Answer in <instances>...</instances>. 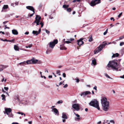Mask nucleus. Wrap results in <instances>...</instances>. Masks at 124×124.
Masks as SVG:
<instances>
[{
    "instance_id": "f257e3e1",
    "label": "nucleus",
    "mask_w": 124,
    "mask_h": 124,
    "mask_svg": "<svg viewBox=\"0 0 124 124\" xmlns=\"http://www.w3.org/2000/svg\"><path fill=\"white\" fill-rule=\"evenodd\" d=\"M120 67L119 64H117V61L116 60L110 61L107 65V69L108 70H110L109 68L111 67L114 70L117 71L118 68Z\"/></svg>"
},
{
    "instance_id": "f03ea898",
    "label": "nucleus",
    "mask_w": 124,
    "mask_h": 124,
    "mask_svg": "<svg viewBox=\"0 0 124 124\" xmlns=\"http://www.w3.org/2000/svg\"><path fill=\"white\" fill-rule=\"evenodd\" d=\"M101 103L103 110L107 111L109 108V102L106 97H103L101 100Z\"/></svg>"
},
{
    "instance_id": "7ed1b4c3",
    "label": "nucleus",
    "mask_w": 124,
    "mask_h": 124,
    "mask_svg": "<svg viewBox=\"0 0 124 124\" xmlns=\"http://www.w3.org/2000/svg\"><path fill=\"white\" fill-rule=\"evenodd\" d=\"M89 104L90 105L96 108L98 110H100V109L99 102L96 99H94L92 100L89 103Z\"/></svg>"
},
{
    "instance_id": "20e7f679",
    "label": "nucleus",
    "mask_w": 124,
    "mask_h": 124,
    "mask_svg": "<svg viewBox=\"0 0 124 124\" xmlns=\"http://www.w3.org/2000/svg\"><path fill=\"white\" fill-rule=\"evenodd\" d=\"M58 43L57 39L54 40L53 42H50L49 44V46L51 48H53L55 45Z\"/></svg>"
},
{
    "instance_id": "39448f33",
    "label": "nucleus",
    "mask_w": 124,
    "mask_h": 124,
    "mask_svg": "<svg viewBox=\"0 0 124 124\" xmlns=\"http://www.w3.org/2000/svg\"><path fill=\"white\" fill-rule=\"evenodd\" d=\"M41 17L40 16L38 15H36L35 17V20L34 22V23H36L37 25H38L39 24V23L41 19Z\"/></svg>"
},
{
    "instance_id": "423d86ee",
    "label": "nucleus",
    "mask_w": 124,
    "mask_h": 124,
    "mask_svg": "<svg viewBox=\"0 0 124 124\" xmlns=\"http://www.w3.org/2000/svg\"><path fill=\"white\" fill-rule=\"evenodd\" d=\"M101 0H94L92 1L90 3V5L92 6H95L96 4L101 3Z\"/></svg>"
},
{
    "instance_id": "0eeeda50",
    "label": "nucleus",
    "mask_w": 124,
    "mask_h": 124,
    "mask_svg": "<svg viewBox=\"0 0 124 124\" xmlns=\"http://www.w3.org/2000/svg\"><path fill=\"white\" fill-rule=\"evenodd\" d=\"M103 48V46H99L94 51V54H96L100 52Z\"/></svg>"
},
{
    "instance_id": "6e6552de",
    "label": "nucleus",
    "mask_w": 124,
    "mask_h": 124,
    "mask_svg": "<svg viewBox=\"0 0 124 124\" xmlns=\"http://www.w3.org/2000/svg\"><path fill=\"white\" fill-rule=\"evenodd\" d=\"M32 64H34L36 63L40 64L41 63V61L39 60H37L34 58H33L31 59Z\"/></svg>"
},
{
    "instance_id": "1a4fd4ad",
    "label": "nucleus",
    "mask_w": 124,
    "mask_h": 124,
    "mask_svg": "<svg viewBox=\"0 0 124 124\" xmlns=\"http://www.w3.org/2000/svg\"><path fill=\"white\" fill-rule=\"evenodd\" d=\"M5 111H4L5 114H6L8 115L11 111V109L10 108H5Z\"/></svg>"
},
{
    "instance_id": "9d476101",
    "label": "nucleus",
    "mask_w": 124,
    "mask_h": 124,
    "mask_svg": "<svg viewBox=\"0 0 124 124\" xmlns=\"http://www.w3.org/2000/svg\"><path fill=\"white\" fill-rule=\"evenodd\" d=\"M72 107L77 111H78L79 110V106L78 104H74L72 105Z\"/></svg>"
},
{
    "instance_id": "9b49d317",
    "label": "nucleus",
    "mask_w": 124,
    "mask_h": 124,
    "mask_svg": "<svg viewBox=\"0 0 124 124\" xmlns=\"http://www.w3.org/2000/svg\"><path fill=\"white\" fill-rule=\"evenodd\" d=\"M91 93L89 91H86L84 92H82L80 94L81 96L83 95H86L88 94H90Z\"/></svg>"
},
{
    "instance_id": "f8f14e48",
    "label": "nucleus",
    "mask_w": 124,
    "mask_h": 124,
    "mask_svg": "<svg viewBox=\"0 0 124 124\" xmlns=\"http://www.w3.org/2000/svg\"><path fill=\"white\" fill-rule=\"evenodd\" d=\"M83 39L81 38L79 40H77V44L78 45L81 46L83 44L84 42L82 41Z\"/></svg>"
},
{
    "instance_id": "ddd939ff",
    "label": "nucleus",
    "mask_w": 124,
    "mask_h": 124,
    "mask_svg": "<svg viewBox=\"0 0 124 124\" xmlns=\"http://www.w3.org/2000/svg\"><path fill=\"white\" fill-rule=\"evenodd\" d=\"M8 67L7 66L4 65H0V71H2L5 69L6 68Z\"/></svg>"
},
{
    "instance_id": "4468645a",
    "label": "nucleus",
    "mask_w": 124,
    "mask_h": 124,
    "mask_svg": "<svg viewBox=\"0 0 124 124\" xmlns=\"http://www.w3.org/2000/svg\"><path fill=\"white\" fill-rule=\"evenodd\" d=\"M52 111L54 112L56 114H57V115H58L59 114V112L58 111L57 109L56 108L53 109V110H52Z\"/></svg>"
},
{
    "instance_id": "2eb2a0df",
    "label": "nucleus",
    "mask_w": 124,
    "mask_h": 124,
    "mask_svg": "<svg viewBox=\"0 0 124 124\" xmlns=\"http://www.w3.org/2000/svg\"><path fill=\"white\" fill-rule=\"evenodd\" d=\"M12 33L13 34L15 35H17L18 34L17 31L15 29H13L12 30Z\"/></svg>"
},
{
    "instance_id": "dca6fc26",
    "label": "nucleus",
    "mask_w": 124,
    "mask_h": 124,
    "mask_svg": "<svg viewBox=\"0 0 124 124\" xmlns=\"http://www.w3.org/2000/svg\"><path fill=\"white\" fill-rule=\"evenodd\" d=\"M26 8L27 9L31 10L32 11H33V10H34V9L33 7L32 6H27L26 7Z\"/></svg>"
},
{
    "instance_id": "f3484780",
    "label": "nucleus",
    "mask_w": 124,
    "mask_h": 124,
    "mask_svg": "<svg viewBox=\"0 0 124 124\" xmlns=\"http://www.w3.org/2000/svg\"><path fill=\"white\" fill-rule=\"evenodd\" d=\"M8 5H4L2 8L1 12H3V10L8 8Z\"/></svg>"
},
{
    "instance_id": "a211bd4d",
    "label": "nucleus",
    "mask_w": 124,
    "mask_h": 124,
    "mask_svg": "<svg viewBox=\"0 0 124 124\" xmlns=\"http://www.w3.org/2000/svg\"><path fill=\"white\" fill-rule=\"evenodd\" d=\"M64 44H63V45H61L60 46V49L61 50H66V49L67 48L65 47V46H64Z\"/></svg>"
},
{
    "instance_id": "6ab92c4d",
    "label": "nucleus",
    "mask_w": 124,
    "mask_h": 124,
    "mask_svg": "<svg viewBox=\"0 0 124 124\" xmlns=\"http://www.w3.org/2000/svg\"><path fill=\"white\" fill-rule=\"evenodd\" d=\"M92 63L91 65H92L93 64L94 65H96V59H94L92 61Z\"/></svg>"
},
{
    "instance_id": "aec40b11",
    "label": "nucleus",
    "mask_w": 124,
    "mask_h": 124,
    "mask_svg": "<svg viewBox=\"0 0 124 124\" xmlns=\"http://www.w3.org/2000/svg\"><path fill=\"white\" fill-rule=\"evenodd\" d=\"M26 64H32L31 59L29 60H27L26 61Z\"/></svg>"
},
{
    "instance_id": "412c9836",
    "label": "nucleus",
    "mask_w": 124,
    "mask_h": 124,
    "mask_svg": "<svg viewBox=\"0 0 124 124\" xmlns=\"http://www.w3.org/2000/svg\"><path fill=\"white\" fill-rule=\"evenodd\" d=\"M14 49L16 51H19V48L18 46L16 45L14 46Z\"/></svg>"
},
{
    "instance_id": "4be33fe9",
    "label": "nucleus",
    "mask_w": 124,
    "mask_h": 124,
    "mask_svg": "<svg viewBox=\"0 0 124 124\" xmlns=\"http://www.w3.org/2000/svg\"><path fill=\"white\" fill-rule=\"evenodd\" d=\"M32 33L34 34H35L36 35H37L39 34V32H38V31H33Z\"/></svg>"
},
{
    "instance_id": "5701e85b",
    "label": "nucleus",
    "mask_w": 124,
    "mask_h": 124,
    "mask_svg": "<svg viewBox=\"0 0 124 124\" xmlns=\"http://www.w3.org/2000/svg\"><path fill=\"white\" fill-rule=\"evenodd\" d=\"M81 118L80 117H75V119L76 121H78L80 120Z\"/></svg>"
},
{
    "instance_id": "b1692460",
    "label": "nucleus",
    "mask_w": 124,
    "mask_h": 124,
    "mask_svg": "<svg viewBox=\"0 0 124 124\" xmlns=\"http://www.w3.org/2000/svg\"><path fill=\"white\" fill-rule=\"evenodd\" d=\"M62 122H65V119L68 118L67 117H62Z\"/></svg>"
},
{
    "instance_id": "393cba45",
    "label": "nucleus",
    "mask_w": 124,
    "mask_h": 124,
    "mask_svg": "<svg viewBox=\"0 0 124 124\" xmlns=\"http://www.w3.org/2000/svg\"><path fill=\"white\" fill-rule=\"evenodd\" d=\"M16 113L20 114L21 116H25L26 115L25 114L22 112H19Z\"/></svg>"
},
{
    "instance_id": "a878e982",
    "label": "nucleus",
    "mask_w": 124,
    "mask_h": 124,
    "mask_svg": "<svg viewBox=\"0 0 124 124\" xmlns=\"http://www.w3.org/2000/svg\"><path fill=\"white\" fill-rule=\"evenodd\" d=\"M1 97H2V100L4 101H5V96L4 94H2L1 95Z\"/></svg>"
},
{
    "instance_id": "bb28decb",
    "label": "nucleus",
    "mask_w": 124,
    "mask_h": 124,
    "mask_svg": "<svg viewBox=\"0 0 124 124\" xmlns=\"http://www.w3.org/2000/svg\"><path fill=\"white\" fill-rule=\"evenodd\" d=\"M119 56V54L118 53H116L115 54H114L112 56V57H117Z\"/></svg>"
},
{
    "instance_id": "cd10ccee",
    "label": "nucleus",
    "mask_w": 124,
    "mask_h": 124,
    "mask_svg": "<svg viewBox=\"0 0 124 124\" xmlns=\"http://www.w3.org/2000/svg\"><path fill=\"white\" fill-rule=\"evenodd\" d=\"M107 44L106 43L103 42L102 44L100 46H103L104 47V46H105Z\"/></svg>"
},
{
    "instance_id": "c85d7f7f",
    "label": "nucleus",
    "mask_w": 124,
    "mask_h": 124,
    "mask_svg": "<svg viewBox=\"0 0 124 124\" xmlns=\"http://www.w3.org/2000/svg\"><path fill=\"white\" fill-rule=\"evenodd\" d=\"M68 115L66 113L63 112L62 113V116H67Z\"/></svg>"
},
{
    "instance_id": "c756f323",
    "label": "nucleus",
    "mask_w": 124,
    "mask_h": 124,
    "mask_svg": "<svg viewBox=\"0 0 124 124\" xmlns=\"http://www.w3.org/2000/svg\"><path fill=\"white\" fill-rule=\"evenodd\" d=\"M72 115L73 116H79L78 114H76L75 112H73L72 114Z\"/></svg>"
},
{
    "instance_id": "7c9ffc66",
    "label": "nucleus",
    "mask_w": 124,
    "mask_h": 124,
    "mask_svg": "<svg viewBox=\"0 0 124 124\" xmlns=\"http://www.w3.org/2000/svg\"><path fill=\"white\" fill-rule=\"evenodd\" d=\"M62 103H63V101L62 100L59 101L57 102V103L58 104H62Z\"/></svg>"
},
{
    "instance_id": "2f4dec72",
    "label": "nucleus",
    "mask_w": 124,
    "mask_h": 124,
    "mask_svg": "<svg viewBox=\"0 0 124 124\" xmlns=\"http://www.w3.org/2000/svg\"><path fill=\"white\" fill-rule=\"evenodd\" d=\"M104 75L107 77V78H110V79H111V78L110 77V76L108 75V74H107V73H105L104 74Z\"/></svg>"
},
{
    "instance_id": "473e14b6",
    "label": "nucleus",
    "mask_w": 124,
    "mask_h": 124,
    "mask_svg": "<svg viewBox=\"0 0 124 124\" xmlns=\"http://www.w3.org/2000/svg\"><path fill=\"white\" fill-rule=\"evenodd\" d=\"M26 62L24 61L22 62H21L19 64H24V65H26Z\"/></svg>"
},
{
    "instance_id": "72a5a7b5",
    "label": "nucleus",
    "mask_w": 124,
    "mask_h": 124,
    "mask_svg": "<svg viewBox=\"0 0 124 124\" xmlns=\"http://www.w3.org/2000/svg\"><path fill=\"white\" fill-rule=\"evenodd\" d=\"M75 80H76V82L77 83H78L79 81V79L77 78H75Z\"/></svg>"
},
{
    "instance_id": "f704fd0d",
    "label": "nucleus",
    "mask_w": 124,
    "mask_h": 124,
    "mask_svg": "<svg viewBox=\"0 0 124 124\" xmlns=\"http://www.w3.org/2000/svg\"><path fill=\"white\" fill-rule=\"evenodd\" d=\"M57 73L59 75H61L60 71V70H57L56 71Z\"/></svg>"
},
{
    "instance_id": "c9c22d12",
    "label": "nucleus",
    "mask_w": 124,
    "mask_h": 124,
    "mask_svg": "<svg viewBox=\"0 0 124 124\" xmlns=\"http://www.w3.org/2000/svg\"><path fill=\"white\" fill-rule=\"evenodd\" d=\"M33 13L31 14H30V15L29 16L30 17L32 16L35 13L34 10H33V11H32Z\"/></svg>"
},
{
    "instance_id": "e433bc0d",
    "label": "nucleus",
    "mask_w": 124,
    "mask_h": 124,
    "mask_svg": "<svg viewBox=\"0 0 124 124\" xmlns=\"http://www.w3.org/2000/svg\"><path fill=\"white\" fill-rule=\"evenodd\" d=\"M89 42H91L93 41L92 37H90L89 39Z\"/></svg>"
},
{
    "instance_id": "4c0bfd02",
    "label": "nucleus",
    "mask_w": 124,
    "mask_h": 124,
    "mask_svg": "<svg viewBox=\"0 0 124 124\" xmlns=\"http://www.w3.org/2000/svg\"><path fill=\"white\" fill-rule=\"evenodd\" d=\"M108 29H107L106 30V31H105L103 33V35H105L108 32Z\"/></svg>"
},
{
    "instance_id": "58836bf2",
    "label": "nucleus",
    "mask_w": 124,
    "mask_h": 124,
    "mask_svg": "<svg viewBox=\"0 0 124 124\" xmlns=\"http://www.w3.org/2000/svg\"><path fill=\"white\" fill-rule=\"evenodd\" d=\"M67 10L68 12H70L71 11V8H68L67 9Z\"/></svg>"
},
{
    "instance_id": "ea45409f",
    "label": "nucleus",
    "mask_w": 124,
    "mask_h": 124,
    "mask_svg": "<svg viewBox=\"0 0 124 124\" xmlns=\"http://www.w3.org/2000/svg\"><path fill=\"white\" fill-rule=\"evenodd\" d=\"M50 52L51 51H50L48 50H47L46 52V53L47 54H48L50 53Z\"/></svg>"
},
{
    "instance_id": "a19ab883",
    "label": "nucleus",
    "mask_w": 124,
    "mask_h": 124,
    "mask_svg": "<svg viewBox=\"0 0 124 124\" xmlns=\"http://www.w3.org/2000/svg\"><path fill=\"white\" fill-rule=\"evenodd\" d=\"M124 45V42H123L120 43V46H122L123 45Z\"/></svg>"
},
{
    "instance_id": "79ce46f5",
    "label": "nucleus",
    "mask_w": 124,
    "mask_h": 124,
    "mask_svg": "<svg viewBox=\"0 0 124 124\" xmlns=\"http://www.w3.org/2000/svg\"><path fill=\"white\" fill-rule=\"evenodd\" d=\"M45 31L46 33L48 34H49L50 33V31L46 30H45Z\"/></svg>"
},
{
    "instance_id": "37998d69",
    "label": "nucleus",
    "mask_w": 124,
    "mask_h": 124,
    "mask_svg": "<svg viewBox=\"0 0 124 124\" xmlns=\"http://www.w3.org/2000/svg\"><path fill=\"white\" fill-rule=\"evenodd\" d=\"M39 24H40L41 25V27H42L43 25V24L41 22L39 23Z\"/></svg>"
},
{
    "instance_id": "c03bdc74",
    "label": "nucleus",
    "mask_w": 124,
    "mask_h": 124,
    "mask_svg": "<svg viewBox=\"0 0 124 124\" xmlns=\"http://www.w3.org/2000/svg\"><path fill=\"white\" fill-rule=\"evenodd\" d=\"M64 42L67 44H69L71 42L70 41H65Z\"/></svg>"
},
{
    "instance_id": "a18cd8bd",
    "label": "nucleus",
    "mask_w": 124,
    "mask_h": 124,
    "mask_svg": "<svg viewBox=\"0 0 124 124\" xmlns=\"http://www.w3.org/2000/svg\"><path fill=\"white\" fill-rule=\"evenodd\" d=\"M124 38V36H121V37H119V39H118V40H121V39H122L123 38Z\"/></svg>"
},
{
    "instance_id": "49530a36",
    "label": "nucleus",
    "mask_w": 124,
    "mask_h": 124,
    "mask_svg": "<svg viewBox=\"0 0 124 124\" xmlns=\"http://www.w3.org/2000/svg\"><path fill=\"white\" fill-rule=\"evenodd\" d=\"M122 12L118 16V18H119L121 17V15H122Z\"/></svg>"
},
{
    "instance_id": "de8ad7c7",
    "label": "nucleus",
    "mask_w": 124,
    "mask_h": 124,
    "mask_svg": "<svg viewBox=\"0 0 124 124\" xmlns=\"http://www.w3.org/2000/svg\"><path fill=\"white\" fill-rule=\"evenodd\" d=\"M14 41V39H13L11 40H7V42H13Z\"/></svg>"
},
{
    "instance_id": "09e8293b",
    "label": "nucleus",
    "mask_w": 124,
    "mask_h": 124,
    "mask_svg": "<svg viewBox=\"0 0 124 124\" xmlns=\"http://www.w3.org/2000/svg\"><path fill=\"white\" fill-rule=\"evenodd\" d=\"M4 89L5 90H6L7 91H8V87H4Z\"/></svg>"
},
{
    "instance_id": "8fccbe9b",
    "label": "nucleus",
    "mask_w": 124,
    "mask_h": 124,
    "mask_svg": "<svg viewBox=\"0 0 124 124\" xmlns=\"http://www.w3.org/2000/svg\"><path fill=\"white\" fill-rule=\"evenodd\" d=\"M0 40L4 41H7V40L6 39H1Z\"/></svg>"
},
{
    "instance_id": "3c124183",
    "label": "nucleus",
    "mask_w": 124,
    "mask_h": 124,
    "mask_svg": "<svg viewBox=\"0 0 124 124\" xmlns=\"http://www.w3.org/2000/svg\"><path fill=\"white\" fill-rule=\"evenodd\" d=\"M62 76L64 78H65L66 77V75L64 73H63V74Z\"/></svg>"
},
{
    "instance_id": "603ef678",
    "label": "nucleus",
    "mask_w": 124,
    "mask_h": 124,
    "mask_svg": "<svg viewBox=\"0 0 124 124\" xmlns=\"http://www.w3.org/2000/svg\"><path fill=\"white\" fill-rule=\"evenodd\" d=\"M27 115L29 116H34V115L32 113H31L30 114H29Z\"/></svg>"
},
{
    "instance_id": "864d4df0",
    "label": "nucleus",
    "mask_w": 124,
    "mask_h": 124,
    "mask_svg": "<svg viewBox=\"0 0 124 124\" xmlns=\"http://www.w3.org/2000/svg\"><path fill=\"white\" fill-rule=\"evenodd\" d=\"M32 46V45H30L28 46H26L25 47L26 48H28V47L31 48Z\"/></svg>"
},
{
    "instance_id": "5fc2aeb1",
    "label": "nucleus",
    "mask_w": 124,
    "mask_h": 124,
    "mask_svg": "<svg viewBox=\"0 0 124 124\" xmlns=\"http://www.w3.org/2000/svg\"><path fill=\"white\" fill-rule=\"evenodd\" d=\"M11 6H13V7H15V4L14 3H12L11 4Z\"/></svg>"
},
{
    "instance_id": "6e6d98bb",
    "label": "nucleus",
    "mask_w": 124,
    "mask_h": 124,
    "mask_svg": "<svg viewBox=\"0 0 124 124\" xmlns=\"http://www.w3.org/2000/svg\"><path fill=\"white\" fill-rule=\"evenodd\" d=\"M41 78H43V77H44V78L45 79H46V77L44 76H43L42 75H41Z\"/></svg>"
},
{
    "instance_id": "4d7b16f0",
    "label": "nucleus",
    "mask_w": 124,
    "mask_h": 124,
    "mask_svg": "<svg viewBox=\"0 0 124 124\" xmlns=\"http://www.w3.org/2000/svg\"><path fill=\"white\" fill-rule=\"evenodd\" d=\"M63 8H67V7H66V5H63Z\"/></svg>"
},
{
    "instance_id": "13d9d810",
    "label": "nucleus",
    "mask_w": 124,
    "mask_h": 124,
    "mask_svg": "<svg viewBox=\"0 0 124 124\" xmlns=\"http://www.w3.org/2000/svg\"><path fill=\"white\" fill-rule=\"evenodd\" d=\"M15 4V6H16L18 4V3L17 2H16L14 3Z\"/></svg>"
},
{
    "instance_id": "bf43d9fd",
    "label": "nucleus",
    "mask_w": 124,
    "mask_h": 124,
    "mask_svg": "<svg viewBox=\"0 0 124 124\" xmlns=\"http://www.w3.org/2000/svg\"><path fill=\"white\" fill-rule=\"evenodd\" d=\"M74 39L73 38H70L69 40L70 41H72L74 40Z\"/></svg>"
},
{
    "instance_id": "052dcab7",
    "label": "nucleus",
    "mask_w": 124,
    "mask_h": 124,
    "mask_svg": "<svg viewBox=\"0 0 124 124\" xmlns=\"http://www.w3.org/2000/svg\"><path fill=\"white\" fill-rule=\"evenodd\" d=\"M94 89H95V90H97V86H95L93 88Z\"/></svg>"
},
{
    "instance_id": "680f3d73",
    "label": "nucleus",
    "mask_w": 124,
    "mask_h": 124,
    "mask_svg": "<svg viewBox=\"0 0 124 124\" xmlns=\"http://www.w3.org/2000/svg\"><path fill=\"white\" fill-rule=\"evenodd\" d=\"M68 86V85L67 84H65L63 86L64 88L67 87Z\"/></svg>"
},
{
    "instance_id": "e2e57ef3",
    "label": "nucleus",
    "mask_w": 124,
    "mask_h": 124,
    "mask_svg": "<svg viewBox=\"0 0 124 124\" xmlns=\"http://www.w3.org/2000/svg\"><path fill=\"white\" fill-rule=\"evenodd\" d=\"M120 78H123L124 79V75H123V76H120Z\"/></svg>"
},
{
    "instance_id": "0e129e2a",
    "label": "nucleus",
    "mask_w": 124,
    "mask_h": 124,
    "mask_svg": "<svg viewBox=\"0 0 124 124\" xmlns=\"http://www.w3.org/2000/svg\"><path fill=\"white\" fill-rule=\"evenodd\" d=\"M110 122L113 123V124L115 123L114 122L113 120H111L110 121Z\"/></svg>"
},
{
    "instance_id": "69168bd1",
    "label": "nucleus",
    "mask_w": 124,
    "mask_h": 124,
    "mask_svg": "<svg viewBox=\"0 0 124 124\" xmlns=\"http://www.w3.org/2000/svg\"><path fill=\"white\" fill-rule=\"evenodd\" d=\"M2 77H3V78L2 80H1V82H3L4 81V78L3 77V76H2Z\"/></svg>"
},
{
    "instance_id": "338daca9",
    "label": "nucleus",
    "mask_w": 124,
    "mask_h": 124,
    "mask_svg": "<svg viewBox=\"0 0 124 124\" xmlns=\"http://www.w3.org/2000/svg\"><path fill=\"white\" fill-rule=\"evenodd\" d=\"M6 26H7V25H6L5 26V28H4L5 29H6V28H7V29H9V27H7Z\"/></svg>"
},
{
    "instance_id": "774afa93",
    "label": "nucleus",
    "mask_w": 124,
    "mask_h": 124,
    "mask_svg": "<svg viewBox=\"0 0 124 124\" xmlns=\"http://www.w3.org/2000/svg\"><path fill=\"white\" fill-rule=\"evenodd\" d=\"M8 22V21H5L3 23L4 24H5L6 23Z\"/></svg>"
}]
</instances>
